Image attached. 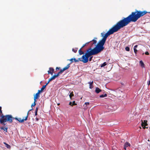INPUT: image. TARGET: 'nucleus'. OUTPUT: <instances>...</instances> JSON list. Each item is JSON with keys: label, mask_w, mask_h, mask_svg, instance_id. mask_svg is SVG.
<instances>
[{"label": "nucleus", "mask_w": 150, "mask_h": 150, "mask_svg": "<svg viewBox=\"0 0 150 150\" xmlns=\"http://www.w3.org/2000/svg\"><path fill=\"white\" fill-rule=\"evenodd\" d=\"M122 28V20L113 25L105 34L104 33H101V36L103 37L102 39L98 42L93 49H92L91 47L87 50L86 53L82 57L81 61L84 63H86L88 62V58L90 57L98 54L102 51L104 48L103 46L108 36L117 32Z\"/></svg>", "instance_id": "nucleus-1"}, {"label": "nucleus", "mask_w": 150, "mask_h": 150, "mask_svg": "<svg viewBox=\"0 0 150 150\" xmlns=\"http://www.w3.org/2000/svg\"><path fill=\"white\" fill-rule=\"evenodd\" d=\"M148 13L146 11H141L136 10L134 12H132L127 17L122 19V27L128 25L130 22H135L140 17L143 16Z\"/></svg>", "instance_id": "nucleus-2"}, {"label": "nucleus", "mask_w": 150, "mask_h": 150, "mask_svg": "<svg viewBox=\"0 0 150 150\" xmlns=\"http://www.w3.org/2000/svg\"><path fill=\"white\" fill-rule=\"evenodd\" d=\"M1 118L0 119V123H3V124L5 125L4 122H8L10 123H11L13 122V118L12 116L11 115H2L1 116Z\"/></svg>", "instance_id": "nucleus-3"}, {"label": "nucleus", "mask_w": 150, "mask_h": 150, "mask_svg": "<svg viewBox=\"0 0 150 150\" xmlns=\"http://www.w3.org/2000/svg\"><path fill=\"white\" fill-rule=\"evenodd\" d=\"M122 93L121 88H120L117 89L116 91V95L117 96L120 97Z\"/></svg>", "instance_id": "nucleus-4"}, {"label": "nucleus", "mask_w": 150, "mask_h": 150, "mask_svg": "<svg viewBox=\"0 0 150 150\" xmlns=\"http://www.w3.org/2000/svg\"><path fill=\"white\" fill-rule=\"evenodd\" d=\"M130 146V144L128 142H126L124 145V149L125 150H126L127 148L128 149V148Z\"/></svg>", "instance_id": "nucleus-5"}, {"label": "nucleus", "mask_w": 150, "mask_h": 150, "mask_svg": "<svg viewBox=\"0 0 150 150\" xmlns=\"http://www.w3.org/2000/svg\"><path fill=\"white\" fill-rule=\"evenodd\" d=\"M49 70L48 71V74H50L52 75L54 70V69L52 67H50L49 68Z\"/></svg>", "instance_id": "nucleus-6"}, {"label": "nucleus", "mask_w": 150, "mask_h": 150, "mask_svg": "<svg viewBox=\"0 0 150 150\" xmlns=\"http://www.w3.org/2000/svg\"><path fill=\"white\" fill-rule=\"evenodd\" d=\"M13 120L14 119L15 120H18V121H19L20 123H22V122H24V121L25 120V119H21V118H17L16 117H15V118L13 117Z\"/></svg>", "instance_id": "nucleus-7"}, {"label": "nucleus", "mask_w": 150, "mask_h": 150, "mask_svg": "<svg viewBox=\"0 0 150 150\" xmlns=\"http://www.w3.org/2000/svg\"><path fill=\"white\" fill-rule=\"evenodd\" d=\"M90 43L91 44H92V45H93V44H94L95 45L97 43V41L96 40H93L89 42H88L86 43L85 44H86V45L88 44L89 43Z\"/></svg>", "instance_id": "nucleus-8"}, {"label": "nucleus", "mask_w": 150, "mask_h": 150, "mask_svg": "<svg viewBox=\"0 0 150 150\" xmlns=\"http://www.w3.org/2000/svg\"><path fill=\"white\" fill-rule=\"evenodd\" d=\"M40 97L39 94L38 93H36L35 95L34 96V100L37 101V99L38 98Z\"/></svg>", "instance_id": "nucleus-9"}, {"label": "nucleus", "mask_w": 150, "mask_h": 150, "mask_svg": "<svg viewBox=\"0 0 150 150\" xmlns=\"http://www.w3.org/2000/svg\"><path fill=\"white\" fill-rule=\"evenodd\" d=\"M70 64H69L67 65V66L64 67L62 69H61V70L63 72L64 71L66 70L67 69H68L70 67Z\"/></svg>", "instance_id": "nucleus-10"}, {"label": "nucleus", "mask_w": 150, "mask_h": 150, "mask_svg": "<svg viewBox=\"0 0 150 150\" xmlns=\"http://www.w3.org/2000/svg\"><path fill=\"white\" fill-rule=\"evenodd\" d=\"M63 72L62 71L60 70V71L58 72V73L56 74V75H53L54 77L55 78H56L58 77L59 76L60 74H62Z\"/></svg>", "instance_id": "nucleus-11"}, {"label": "nucleus", "mask_w": 150, "mask_h": 150, "mask_svg": "<svg viewBox=\"0 0 150 150\" xmlns=\"http://www.w3.org/2000/svg\"><path fill=\"white\" fill-rule=\"evenodd\" d=\"M55 78L54 77V76H52V77H51L48 80V81L47 83H46V85H47L50 82V81H51L53 80H54L55 79Z\"/></svg>", "instance_id": "nucleus-12"}, {"label": "nucleus", "mask_w": 150, "mask_h": 150, "mask_svg": "<svg viewBox=\"0 0 150 150\" xmlns=\"http://www.w3.org/2000/svg\"><path fill=\"white\" fill-rule=\"evenodd\" d=\"M69 105L71 106H73L74 105H76L77 104L75 103V101H74L72 102H70L69 103Z\"/></svg>", "instance_id": "nucleus-13"}, {"label": "nucleus", "mask_w": 150, "mask_h": 150, "mask_svg": "<svg viewBox=\"0 0 150 150\" xmlns=\"http://www.w3.org/2000/svg\"><path fill=\"white\" fill-rule=\"evenodd\" d=\"M101 91V90L99 88L97 87L96 88L95 92L97 93H99Z\"/></svg>", "instance_id": "nucleus-14"}, {"label": "nucleus", "mask_w": 150, "mask_h": 150, "mask_svg": "<svg viewBox=\"0 0 150 150\" xmlns=\"http://www.w3.org/2000/svg\"><path fill=\"white\" fill-rule=\"evenodd\" d=\"M139 64L142 67L144 68V64L142 60L139 61Z\"/></svg>", "instance_id": "nucleus-15"}, {"label": "nucleus", "mask_w": 150, "mask_h": 150, "mask_svg": "<svg viewBox=\"0 0 150 150\" xmlns=\"http://www.w3.org/2000/svg\"><path fill=\"white\" fill-rule=\"evenodd\" d=\"M93 81H92V82H90L88 83L89 84V88L90 89H91L93 88Z\"/></svg>", "instance_id": "nucleus-16"}, {"label": "nucleus", "mask_w": 150, "mask_h": 150, "mask_svg": "<svg viewBox=\"0 0 150 150\" xmlns=\"http://www.w3.org/2000/svg\"><path fill=\"white\" fill-rule=\"evenodd\" d=\"M82 49L81 48L79 51V54L80 55L83 54L84 53L82 51Z\"/></svg>", "instance_id": "nucleus-17"}, {"label": "nucleus", "mask_w": 150, "mask_h": 150, "mask_svg": "<svg viewBox=\"0 0 150 150\" xmlns=\"http://www.w3.org/2000/svg\"><path fill=\"white\" fill-rule=\"evenodd\" d=\"M4 144L5 145V146L8 149H10L11 148V146L9 144H7L6 142H4Z\"/></svg>", "instance_id": "nucleus-18"}, {"label": "nucleus", "mask_w": 150, "mask_h": 150, "mask_svg": "<svg viewBox=\"0 0 150 150\" xmlns=\"http://www.w3.org/2000/svg\"><path fill=\"white\" fill-rule=\"evenodd\" d=\"M47 85H46V84L45 85L43 86L40 89L41 91H42L44 90V89L45 88Z\"/></svg>", "instance_id": "nucleus-19"}, {"label": "nucleus", "mask_w": 150, "mask_h": 150, "mask_svg": "<svg viewBox=\"0 0 150 150\" xmlns=\"http://www.w3.org/2000/svg\"><path fill=\"white\" fill-rule=\"evenodd\" d=\"M78 50L77 48H73L72 49V51L75 53H76Z\"/></svg>", "instance_id": "nucleus-20"}, {"label": "nucleus", "mask_w": 150, "mask_h": 150, "mask_svg": "<svg viewBox=\"0 0 150 150\" xmlns=\"http://www.w3.org/2000/svg\"><path fill=\"white\" fill-rule=\"evenodd\" d=\"M107 64L106 63V62H104L103 64H101L100 66V67H105V65H106Z\"/></svg>", "instance_id": "nucleus-21"}, {"label": "nucleus", "mask_w": 150, "mask_h": 150, "mask_svg": "<svg viewBox=\"0 0 150 150\" xmlns=\"http://www.w3.org/2000/svg\"><path fill=\"white\" fill-rule=\"evenodd\" d=\"M107 96V94H105L104 95H101L100 96V97L101 98H103L105 97H106Z\"/></svg>", "instance_id": "nucleus-22"}, {"label": "nucleus", "mask_w": 150, "mask_h": 150, "mask_svg": "<svg viewBox=\"0 0 150 150\" xmlns=\"http://www.w3.org/2000/svg\"><path fill=\"white\" fill-rule=\"evenodd\" d=\"M74 96V95L73 93V92H72L71 93H70L69 95V97L70 98V99H71V97Z\"/></svg>", "instance_id": "nucleus-23"}, {"label": "nucleus", "mask_w": 150, "mask_h": 150, "mask_svg": "<svg viewBox=\"0 0 150 150\" xmlns=\"http://www.w3.org/2000/svg\"><path fill=\"white\" fill-rule=\"evenodd\" d=\"M37 101H35V100H34V103L31 105V107L32 108L34 106L36 105V103L35 102Z\"/></svg>", "instance_id": "nucleus-24"}, {"label": "nucleus", "mask_w": 150, "mask_h": 150, "mask_svg": "<svg viewBox=\"0 0 150 150\" xmlns=\"http://www.w3.org/2000/svg\"><path fill=\"white\" fill-rule=\"evenodd\" d=\"M29 112L30 111H28L27 112V115L25 117V121H26V120H27V118H28V114H29Z\"/></svg>", "instance_id": "nucleus-25"}, {"label": "nucleus", "mask_w": 150, "mask_h": 150, "mask_svg": "<svg viewBox=\"0 0 150 150\" xmlns=\"http://www.w3.org/2000/svg\"><path fill=\"white\" fill-rule=\"evenodd\" d=\"M125 49L127 51H129L130 50L129 48L128 47H126L125 48Z\"/></svg>", "instance_id": "nucleus-26"}, {"label": "nucleus", "mask_w": 150, "mask_h": 150, "mask_svg": "<svg viewBox=\"0 0 150 150\" xmlns=\"http://www.w3.org/2000/svg\"><path fill=\"white\" fill-rule=\"evenodd\" d=\"M3 115L2 114V112L1 110V107L0 106V115Z\"/></svg>", "instance_id": "nucleus-27"}, {"label": "nucleus", "mask_w": 150, "mask_h": 150, "mask_svg": "<svg viewBox=\"0 0 150 150\" xmlns=\"http://www.w3.org/2000/svg\"><path fill=\"white\" fill-rule=\"evenodd\" d=\"M141 121H142V123L141 124L142 126H144V124H145V123L144 122V120L143 122L142 120H141Z\"/></svg>", "instance_id": "nucleus-28"}, {"label": "nucleus", "mask_w": 150, "mask_h": 150, "mask_svg": "<svg viewBox=\"0 0 150 150\" xmlns=\"http://www.w3.org/2000/svg\"><path fill=\"white\" fill-rule=\"evenodd\" d=\"M147 121L146 120H144V122L145 123V124H144V126H146L148 125V124L147 123Z\"/></svg>", "instance_id": "nucleus-29"}, {"label": "nucleus", "mask_w": 150, "mask_h": 150, "mask_svg": "<svg viewBox=\"0 0 150 150\" xmlns=\"http://www.w3.org/2000/svg\"><path fill=\"white\" fill-rule=\"evenodd\" d=\"M73 60H74V62H78V60H77V59H76V58H73Z\"/></svg>", "instance_id": "nucleus-30"}, {"label": "nucleus", "mask_w": 150, "mask_h": 150, "mask_svg": "<svg viewBox=\"0 0 150 150\" xmlns=\"http://www.w3.org/2000/svg\"><path fill=\"white\" fill-rule=\"evenodd\" d=\"M3 130H4V131H6V132H7V127H4Z\"/></svg>", "instance_id": "nucleus-31"}, {"label": "nucleus", "mask_w": 150, "mask_h": 150, "mask_svg": "<svg viewBox=\"0 0 150 150\" xmlns=\"http://www.w3.org/2000/svg\"><path fill=\"white\" fill-rule=\"evenodd\" d=\"M134 53H136L137 52V50L136 49H135H135H134Z\"/></svg>", "instance_id": "nucleus-32"}, {"label": "nucleus", "mask_w": 150, "mask_h": 150, "mask_svg": "<svg viewBox=\"0 0 150 150\" xmlns=\"http://www.w3.org/2000/svg\"><path fill=\"white\" fill-rule=\"evenodd\" d=\"M42 92V91H41V90H38V92L37 93H38L39 94H40V92Z\"/></svg>", "instance_id": "nucleus-33"}, {"label": "nucleus", "mask_w": 150, "mask_h": 150, "mask_svg": "<svg viewBox=\"0 0 150 150\" xmlns=\"http://www.w3.org/2000/svg\"><path fill=\"white\" fill-rule=\"evenodd\" d=\"M145 54L147 55H149V53L147 51H146V52H145Z\"/></svg>", "instance_id": "nucleus-34"}, {"label": "nucleus", "mask_w": 150, "mask_h": 150, "mask_svg": "<svg viewBox=\"0 0 150 150\" xmlns=\"http://www.w3.org/2000/svg\"><path fill=\"white\" fill-rule=\"evenodd\" d=\"M73 58H71V59H70L69 60H70V61H71V63H72V62H74L73 61Z\"/></svg>", "instance_id": "nucleus-35"}, {"label": "nucleus", "mask_w": 150, "mask_h": 150, "mask_svg": "<svg viewBox=\"0 0 150 150\" xmlns=\"http://www.w3.org/2000/svg\"><path fill=\"white\" fill-rule=\"evenodd\" d=\"M85 104L87 106L89 104V102H86L85 103Z\"/></svg>", "instance_id": "nucleus-36"}, {"label": "nucleus", "mask_w": 150, "mask_h": 150, "mask_svg": "<svg viewBox=\"0 0 150 150\" xmlns=\"http://www.w3.org/2000/svg\"><path fill=\"white\" fill-rule=\"evenodd\" d=\"M93 56H91V57L90 58H89V61H91V60H92V58H93Z\"/></svg>", "instance_id": "nucleus-37"}, {"label": "nucleus", "mask_w": 150, "mask_h": 150, "mask_svg": "<svg viewBox=\"0 0 150 150\" xmlns=\"http://www.w3.org/2000/svg\"><path fill=\"white\" fill-rule=\"evenodd\" d=\"M77 60H78V62H79V61H81V58H79Z\"/></svg>", "instance_id": "nucleus-38"}, {"label": "nucleus", "mask_w": 150, "mask_h": 150, "mask_svg": "<svg viewBox=\"0 0 150 150\" xmlns=\"http://www.w3.org/2000/svg\"><path fill=\"white\" fill-rule=\"evenodd\" d=\"M142 127H143V128L144 129H145L146 128L147 129L148 127H146L144 125V126H142Z\"/></svg>", "instance_id": "nucleus-39"}, {"label": "nucleus", "mask_w": 150, "mask_h": 150, "mask_svg": "<svg viewBox=\"0 0 150 150\" xmlns=\"http://www.w3.org/2000/svg\"><path fill=\"white\" fill-rule=\"evenodd\" d=\"M38 108H39V107H37L36 108V109H35V112H38Z\"/></svg>", "instance_id": "nucleus-40"}, {"label": "nucleus", "mask_w": 150, "mask_h": 150, "mask_svg": "<svg viewBox=\"0 0 150 150\" xmlns=\"http://www.w3.org/2000/svg\"><path fill=\"white\" fill-rule=\"evenodd\" d=\"M38 108H39V107H37L36 108V109H35V112H38Z\"/></svg>", "instance_id": "nucleus-41"}, {"label": "nucleus", "mask_w": 150, "mask_h": 150, "mask_svg": "<svg viewBox=\"0 0 150 150\" xmlns=\"http://www.w3.org/2000/svg\"><path fill=\"white\" fill-rule=\"evenodd\" d=\"M35 116H36L38 115V112H35Z\"/></svg>", "instance_id": "nucleus-42"}, {"label": "nucleus", "mask_w": 150, "mask_h": 150, "mask_svg": "<svg viewBox=\"0 0 150 150\" xmlns=\"http://www.w3.org/2000/svg\"><path fill=\"white\" fill-rule=\"evenodd\" d=\"M86 45V44H85L83 45V46L81 48V49L83 48V47H84Z\"/></svg>", "instance_id": "nucleus-43"}, {"label": "nucleus", "mask_w": 150, "mask_h": 150, "mask_svg": "<svg viewBox=\"0 0 150 150\" xmlns=\"http://www.w3.org/2000/svg\"><path fill=\"white\" fill-rule=\"evenodd\" d=\"M137 46H138V45H135V46L134 47V49H135H135H136V48L137 47Z\"/></svg>", "instance_id": "nucleus-44"}, {"label": "nucleus", "mask_w": 150, "mask_h": 150, "mask_svg": "<svg viewBox=\"0 0 150 150\" xmlns=\"http://www.w3.org/2000/svg\"><path fill=\"white\" fill-rule=\"evenodd\" d=\"M35 120L36 121H38L39 120V119L38 118H37V117H36L35 118Z\"/></svg>", "instance_id": "nucleus-45"}, {"label": "nucleus", "mask_w": 150, "mask_h": 150, "mask_svg": "<svg viewBox=\"0 0 150 150\" xmlns=\"http://www.w3.org/2000/svg\"><path fill=\"white\" fill-rule=\"evenodd\" d=\"M60 69V67H57L56 68V70H57V69H58V70H59Z\"/></svg>", "instance_id": "nucleus-46"}, {"label": "nucleus", "mask_w": 150, "mask_h": 150, "mask_svg": "<svg viewBox=\"0 0 150 150\" xmlns=\"http://www.w3.org/2000/svg\"><path fill=\"white\" fill-rule=\"evenodd\" d=\"M148 85H149L150 84V80H149L148 83Z\"/></svg>", "instance_id": "nucleus-47"}, {"label": "nucleus", "mask_w": 150, "mask_h": 150, "mask_svg": "<svg viewBox=\"0 0 150 150\" xmlns=\"http://www.w3.org/2000/svg\"><path fill=\"white\" fill-rule=\"evenodd\" d=\"M4 127H0V128L1 129H4Z\"/></svg>", "instance_id": "nucleus-48"}, {"label": "nucleus", "mask_w": 150, "mask_h": 150, "mask_svg": "<svg viewBox=\"0 0 150 150\" xmlns=\"http://www.w3.org/2000/svg\"><path fill=\"white\" fill-rule=\"evenodd\" d=\"M33 110V108H32L30 110H29V111H31L32 110Z\"/></svg>", "instance_id": "nucleus-49"}, {"label": "nucleus", "mask_w": 150, "mask_h": 150, "mask_svg": "<svg viewBox=\"0 0 150 150\" xmlns=\"http://www.w3.org/2000/svg\"><path fill=\"white\" fill-rule=\"evenodd\" d=\"M133 117H132V120H133Z\"/></svg>", "instance_id": "nucleus-50"}]
</instances>
